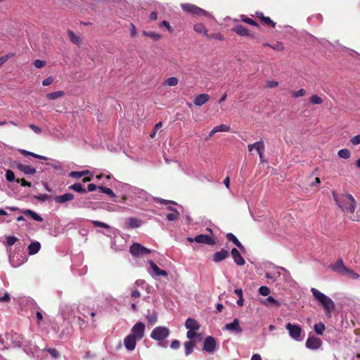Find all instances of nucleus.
<instances>
[{
    "label": "nucleus",
    "instance_id": "f257e3e1",
    "mask_svg": "<svg viewBox=\"0 0 360 360\" xmlns=\"http://www.w3.org/2000/svg\"><path fill=\"white\" fill-rule=\"evenodd\" d=\"M333 197L337 205L343 211L354 213L356 206V202L351 194H338L333 191Z\"/></svg>",
    "mask_w": 360,
    "mask_h": 360
},
{
    "label": "nucleus",
    "instance_id": "f03ea898",
    "mask_svg": "<svg viewBox=\"0 0 360 360\" xmlns=\"http://www.w3.org/2000/svg\"><path fill=\"white\" fill-rule=\"evenodd\" d=\"M311 292L314 298L323 307L326 314L330 316L331 311L335 309L334 302L329 297L314 288H311Z\"/></svg>",
    "mask_w": 360,
    "mask_h": 360
},
{
    "label": "nucleus",
    "instance_id": "7ed1b4c3",
    "mask_svg": "<svg viewBox=\"0 0 360 360\" xmlns=\"http://www.w3.org/2000/svg\"><path fill=\"white\" fill-rule=\"evenodd\" d=\"M285 329L292 339L298 342L302 340V329L300 325L289 322L285 325Z\"/></svg>",
    "mask_w": 360,
    "mask_h": 360
},
{
    "label": "nucleus",
    "instance_id": "20e7f679",
    "mask_svg": "<svg viewBox=\"0 0 360 360\" xmlns=\"http://www.w3.org/2000/svg\"><path fill=\"white\" fill-rule=\"evenodd\" d=\"M169 329L165 326L155 327L150 333V338L155 340L161 341L169 336Z\"/></svg>",
    "mask_w": 360,
    "mask_h": 360
},
{
    "label": "nucleus",
    "instance_id": "39448f33",
    "mask_svg": "<svg viewBox=\"0 0 360 360\" xmlns=\"http://www.w3.org/2000/svg\"><path fill=\"white\" fill-rule=\"evenodd\" d=\"M129 252L134 257L150 253V250L139 243H134L129 248Z\"/></svg>",
    "mask_w": 360,
    "mask_h": 360
},
{
    "label": "nucleus",
    "instance_id": "423d86ee",
    "mask_svg": "<svg viewBox=\"0 0 360 360\" xmlns=\"http://www.w3.org/2000/svg\"><path fill=\"white\" fill-rule=\"evenodd\" d=\"M145 324L141 321L137 322L131 328V333L138 340H141L144 336L145 333Z\"/></svg>",
    "mask_w": 360,
    "mask_h": 360
},
{
    "label": "nucleus",
    "instance_id": "0eeeda50",
    "mask_svg": "<svg viewBox=\"0 0 360 360\" xmlns=\"http://www.w3.org/2000/svg\"><path fill=\"white\" fill-rule=\"evenodd\" d=\"M330 269L334 272L344 276L347 267L344 264L342 259L339 258L335 263L330 264Z\"/></svg>",
    "mask_w": 360,
    "mask_h": 360
},
{
    "label": "nucleus",
    "instance_id": "6e6552de",
    "mask_svg": "<svg viewBox=\"0 0 360 360\" xmlns=\"http://www.w3.org/2000/svg\"><path fill=\"white\" fill-rule=\"evenodd\" d=\"M230 255V252L228 250L224 248L219 251L214 252L212 257V259L214 263H219L224 259H227Z\"/></svg>",
    "mask_w": 360,
    "mask_h": 360
},
{
    "label": "nucleus",
    "instance_id": "1a4fd4ad",
    "mask_svg": "<svg viewBox=\"0 0 360 360\" xmlns=\"http://www.w3.org/2000/svg\"><path fill=\"white\" fill-rule=\"evenodd\" d=\"M223 330H226L231 332L236 333L237 334L241 333L243 332V329L240 326L239 320L238 319H234L233 322L230 323H226Z\"/></svg>",
    "mask_w": 360,
    "mask_h": 360
},
{
    "label": "nucleus",
    "instance_id": "9d476101",
    "mask_svg": "<svg viewBox=\"0 0 360 360\" xmlns=\"http://www.w3.org/2000/svg\"><path fill=\"white\" fill-rule=\"evenodd\" d=\"M194 240L198 243L207 244L210 245H214L216 244V241L214 238L205 234H199L196 236L194 238Z\"/></svg>",
    "mask_w": 360,
    "mask_h": 360
},
{
    "label": "nucleus",
    "instance_id": "9b49d317",
    "mask_svg": "<svg viewBox=\"0 0 360 360\" xmlns=\"http://www.w3.org/2000/svg\"><path fill=\"white\" fill-rule=\"evenodd\" d=\"M216 340L212 336H208L205 339L203 349L209 353L213 352L216 349Z\"/></svg>",
    "mask_w": 360,
    "mask_h": 360
},
{
    "label": "nucleus",
    "instance_id": "f8f14e48",
    "mask_svg": "<svg viewBox=\"0 0 360 360\" xmlns=\"http://www.w3.org/2000/svg\"><path fill=\"white\" fill-rule=\"evenodd\" d=\"M138 338H135L134 335H128L124 340V345L126 349L129 351H132L135 349L136 341Z\"/></svg>",
    "mask_w": 360,
    "mask_h": 360
},
{
    "label": "nucleus",
    "instance_id": "ddd939ff",
    "mask_svg": "<svg viewBox=\"0 0 360 360\" xmlns=\"http://www.w3.org/2000/svg\"><path fill=\"white\" fill-rule=\"evenodd\" d=\"M321 345V340L315 337H309L306 341V347L311 349H317Z\"/></svg>",
    "mask_w": 360,
    "mask_h": 360
},
{
    "label": "nucleus",
    "instance_id": "4468645a",
    "mask_svg": "<svg viewBox=\"0 0 360 360\" xmlns=\"http://www.w3.org/2000/svg\"><path fill=\"white\" fill-rule=\"evenodd\" d=\"M231 256L234 262L239 266H243L245 264L244 258L241 256L240 252L236 248H233L231 251Z\"/></svg>",
    "mask_w": 360,
    "mask_h": 360
},
{
    "label": "nucleus",
    "instance_id": "2eb2a0df",
    "mask_svg": "<svg viewBox=\"0 0 360 360\" xmlns=\"http://www.w3.org/2000/svg\"><path fill=\"white\" fill-rule=\"evenodd\" d=\"M232 30L234 32H236L237 34H239L240 36L250 37H252V38L255 37V36L253 34H251L250 33L249 30L245 27H244L242 25H237L236 26H235L233 28Z\"/></svg>",
    "mask_w": 360,
    "mask_h": 360
},
{
    "label": "nucleus",
    "instance_id": "dca6fc26",
    "mask_svg": "<svg viewBox=\"0 0 360 360\" xmlns=\"http://www.w3.org/2000/svg\"><path fill=\"white\" fill-rule=\"evenodd\" d=\"M74 199V195L71 193H66L61 195H58L54 198L56 203L63 204L65 202L70 201Z\"/></svg>",
    "mask_w": 360,
    "mask_h": 360
},
{
    "label": "nucleus",
    "instance_id": "f3484780",
    "mask_svg": "<svg viewBox=\"0 0 360 360\" xmlns=\"http://www.w3.org/2000/svg\"><path fill=\"white\" fill-rule=\"evenodd\" d=\"M210 99V96L207 94H201L196 96L193 100V103L197 106H201Z\"/></svg>",
    "mask_w": 360,
    "mask_h": 360
},
{
    "label": "nucleus",
    "instance_id": "a211bd4d",
    "mask_svg": "<svg viewBox=\"0 0 360 360\" xmlns=\"http://www.w3.org/2000/svg\"><path fill=\"white\" fill-rule=\"evenodd\" d=\"M185 326L188 330H198L200 329L199 323L194 319L188 318L185 322Z\"/></svg>",
    "mask_w": 360,
    "mask_h": 360
},
{
    "label": "nucleus",
    "instance_id": "6ab92c4d",
    "mask_svg": "<svg viewBox=\"0 0 360 360\" xmlns=\"http://www.w3.org/2000/svg\"><path fill=\"white\" fill-rule=\"evenodd\" d=\"M148 263L150 264V266L153 269L155 276H167V272L165 270L160 269L154 262H153L152 260H150L148 262Z\"/></svg>",
    "mask_w": 360,
    "mask_h": 360
},
{
    "label": "nucleus",
    "instance_id": "aec40b11",
    "mask_svg": "<svg viewBox=\"0 0 360 360\" xmlns=\"http://www.w3.org/2000/svg\"><path fill=\"white\" fill-rule=\"evenodd\" d=\"M17 168L25 174H34L37 172L35 168L22 164H18Z\"/></svg>",
    "mask_w": 360,
    "mask_h": 360
},
{
    "label": "nucleus",
    "instance_id": "412c9836",
    "mask_svg": "<svg viewBox=\"0 0 360 360\" xmlns=\"http://www.w3.org/2000/svg\"><path fill=\"white\" fill-rule=\"evenodd\" d=\"M226 238L228 240L233 242L240 250L243 251L245 250L244 246L241 244V243L238 240V238L233 234L232 233H229L226 234Z\"/></svg>",
    "mask_w": 360,
    "mask_h": 360
},
{
    "label": "nucleus",
    "instance_id": "4be33fe9",
    "mask_svg": "<svg viewBox=\"0 0 360 360\" xmlns=\"http://www.w3.org/2000/svg\"><path fill=\"white\" fill-rule=\"evenodd\" d=\"M195 340H189L184 343L185 354L186 356L190 355L193 352V348L195 347Z\"/></svg>",
    "mask_w": 360,
    "mask_h": 360
},
{
    "label": "nucleus",
    "instance_id": "5701e85b",
    "mask_svg": "<svg viewBox=\"0 0 360 360\" xmlns=\"http://www.w3.org/2000/svg\"><path fill=\"white\" fill-rule=\"evenodd\" d=\"M41 248V244L39 242H32L28 246V252L30 255L37 253Z\"/></svg>",
    "mask_w": 360,
    "mask_h": 360
},
{
    "label": "nucleus",
    "instance_id": "b1692460",
    "mask_svg": "<svg viewBox=\"0 0 360 360\" xmlns=\"http://www.w3.org/2000/svg\"><path fill=\"white\" fill-rule=\"evenodd\" d=\"M127 227L132 229V228H138L141 226V220L134 218V217H130L127 221Z\"/></svg>",
    "mask_w": 360,
    "mask_h": 360
},
{
    "label": "nucleus",
    "instance_id": "393cba45",
    "mask_svg": "<svg viewBox=\"0 0 360 360\" xmlns=\"http://www.w3.org/2000/svg\"><path fill=\"white\" fill-rule=\"evenodd\" d=\"M19 152L22 155H23L24 156H32L33 158H37V159H39V160H48V158L46 157H45V156L37 155L36 153L27 151V150H24V149L19 150Z\"/></svg>",
    "mask_w": 360,
    "mask_h": 360
},
{
    "label": "nucleus",
    "instance_id": "a878e982",
    "mask_svg": "<svg viewBox=\"0 0 360 360\" xmlns=\"http://www.w3.org/2000/svg\"><path fill=\"white\" fill-rule=\"evenodd\" d=\"M22 213L26 216L31 217L34 220L37 221H42L43 219L39 214H37L35 212L31 210H26L22 211Z\"/></svg>",
    "mask_w": 360,
    "mask_h": 360
},
{
    "label": "nucleus",
    "instance_id": "bb28decb",
    "mask_svg": "<svg viewBox=\"0 0 360 360\" xmlns=\"http://www.w3.org/2000/svg\"><path fill=\"white\" fill-rule=\"evenodd\" d=\"M181 8L184 11L189 13L192 15H194L198 6L191 4H184L181 5Z\"/></svg>",
    "mask_w": 360,
    "mask_h": 360
},
{
    "label": "nucleus",
    "instance_id": "cd10ccee",
    "mask_svg": "<svg viewBox=\"0 0 360 360\" xmlns=\"http://www.w3.org/2000/svg\"><path fill=\"white\" fill-rule=\"evenodd\" d=\"M193 29L196 32L202 34L205 37L207 35V30L202 23L195 24Z\"/></svg>",
    "mask_w": 360,
    "mask_h": 360
},
{
    "label": "nucleus",
    "instance_id": "c85d7f7f",
    "mask_svg": "<svg viewBox=\"0 0 360 360\" xmlns=\"http://www.w3.org/2000/svg\"><path fill=\"white\" fill-rule=\"evenodd\" d=\"M178 83L179 79L176 77H171L164 82L163 85L165 86H176Z\"/></svg>",
    "mask_w": 360,
    "mask_h": 360
},
{
    "label": "nucleus",
    "instance_id": "c756f323",
    "mask_svg": "<svg viewBox=\"0 0 360 360\" xmlns=\"http://www.w3.org/2000/svg\"><path fill=\"white\" fill-rule=\"evenodd\" d=\"M91 174L89 170H84L82 172H71L69 176L72 178L79 179L82 176Z\"/></svg>",
    "mask_w": 360,
    "mask_h": 360
},
{
    "label": "nucleus",
    "instance_id": "7c9ffc66",
    "mask_svg": "<svg viewBox=\"0 0 360 360\" xmlns=\"http://www.w3.org/2000/svg\"><path fill=\"white\" fill-rule=\"evenodd\" d=\"M146 319L149 323H155L158 321V314L155 311H153L146 316Z\"/></svg>",
    "mask_w": 360,
    "mask_h": 360
},
{
    "label": "nucleus",
    "instance_id": "2f4dec72",
    "mask_svg": "<svg viewBox=\"0 0 360 360\" xmlns=\"http://www.w3.org/2000/svg\"><path fill=\"white\" fill-rule=\"evenodd\" d=\"M65 93L63 91H58L55 92H51L50 94H48L46 95V98L49 100H55L60 97H62L64 96Z\"/></svg>",
    "mask_w": 360,
    "mask_h": 360
},
{
    "label": "nucleus",
    "instance_id": "473e14b6",
    "mask_svg": "<svg viewBox=\"0 0 360 360\" xmlns=\"http://www.w3.org/2000/svg\"><path fill=\"white\" fill-rule=\"evenodd\" d=\"M172 212L167 214V219L169 221H174L176 220L179 217V212L174 208H169Z\"/></svg>",
    "mask_w": 360,
    "mask_h": 360
},
{
    "label": "nucleus",
    "instance_id": "72a5a7b5",
    "mask_svg": "<svg viewBox=\"0 0 360 360\" xmlns=\"http://www.w3.org/2000/svg\"><path fill=\"white\" fill-rule=\"evenodd\" d=\"M69 189L75 191L80 193H86V191L83 188V186L80 183H76L69 186Z\"/></svg>",
    "mask_w": 360,
    "mask_h": 360
},
{
    "label": "nucleus",
    "instance_id": "f704fd0d",
    "mask_svg": "<svg viewBox=\"0 0 360 360\" xmlns=\"http://www.w3.org/2000/svg\"><path fill=\"white\" fill-rule=\"evenodd\" d=\"M205 37L210 39H215V40H218V41H224V36L219 32L212 33V34H208V32H207V35Z\"/></svg>",
    "mask_w": 360,
    "mask_h": 360
},
{
    "label": "nucleus",
    "instance_id": "c9c22d12",
    "mask_svg": "<svg viewBox=\"0 0 360 360\" xmlns=\"http://www.w3.org/2000/svg\"><path fill=\"white\" fill-rule=\"evenodd\" d=\"M344 276H347L348 278L352 280H356L360 277L359 274L356 273L352 269H350L349 268L347 269Z\"/></svg>",
    "mask_w": 360,
    "mask_h": 360
},
{
    "label": "nucleus",
    "instance_id": "e433bc0d",
    "mask_svg": "<svg viewBox=\"0 0 360 360\" xmlns=\"http://www.w3.org/2000/svg\"><path fill=\"white\" fill-rule=\"evenodd\" d=\"M231 129L230 127L226 124H220L213 128L212 132L217 133L221 131H229Z\"/></svg>",
    "mask_w": 360,
    "mask_h": 360
},
{
    "label": "nucleus",
    "instance_id": "4c0bfd02",
    "mask_svg": "<svg viewBox=\"0 0 360 360\" xmlns=\"http://www.w3.org/2000/svg\"><path fill=\"white\" fill-rule=\"evenodd\" d=\"M142 33L143 35L152 38L154 41H158L161 39V35L155 32L143 31Z\"/></svg>",
    "mask_w": 360,
    "mask_h": 360
},
{
    "label": "nucleus",
    "instance_id": "58836bf2",
    "mask_svg": "<svg viewBox=\"0 0 360 360\" xmlns=\"http://www.w3.org/2000/svg\"><path fill=\"white\" fill-rule=\"evenodd\" d=\"M264 303L266 305H274L275 307H279L281 304V303L278 300H275L272 296H269Z\"/></svg>",
    "mask_w": 360,
    "mask_h": 360
},
{
    "label": "nucleus",
    "instance_id": "ea45409f",
    "mask_svg": "<svg viewBox=\"0 0 360 360\" xmlns=\"http://www.w3.org/2000/svg\"><path fill=\"white\" fill-rule=\"evenodd\" d=\"M338 155L341 158L348 159L351 156V153L348 149L343 148L338 151Z\"/></svg>",
    "mask_w": 360,
    "mask_h": 360
},
{
    "label": "nucleus",
    "instance_id": "a19ab883",
    "mask_svg": "<svg viewBox=\"0 0 360 360\" xmlns=\"http://www.w3.org/2000/svg\"><path fill=\"white\" fill-rule=\"evenodd\" d=\"M68 34L70 37V40L75 44H78L80 41L79 37L76 36L72 30L68 31Z\"/></svg>",
    "mask_w": 360,
    "mask_h": 360
},
{
    "label": "nucleus",
    "instance_id": "79ce46f5",
    "mask_svg": "<svg viewBox=\"0 0 360 360\" xmlns=\"http://www.w3.org/2000/svg\"><path fill=\"white\" fill-rule=\"evenodd\" d=\"M325 325L323 323H319L318 324H315L314 326V329L315 332L318 335H323V331L325 330Z\"/></svg>",
    "mask_w": 360,
    "mask_h": 360
},
{
    "label": "nucleus",
    "instance_id": "37998d69",
    "mask_svg": "<svg viewBox=\"0 0 360 360\" xmlns=\"http://www.w3.org/2000/svg\"><path fill=\"white\" fill-rule=\"evenodd\" d=\"M322 103L323 99L318 95H312L309 98V103L311 104H321Z\"/></svg>",
    "mask_w": 360,
    "mask_h": 360
},
{
    "label": "nucleus",
    "instance_id": "c03bdc74",
    "mask_svg": "<svg viewBox=\"0 0 360 360\" xmlns=\"http://www.w3.org/2000/svg\"><path fill=\"white\" fill-rule=\"evenodd\" d=\"M241 20L247 24L259 27V24L256 21L253 20L252 19H251L248 17L243 15V16H241Z\"/></svg>",
    "mask_w": 360,
    "mask_h": 360
},
{
    "label": "nucleus",
    "instance_id": "a18cd8bd",
    "mask_svg": "<svg viewBox=\"0 0 360 360\" xmlns=\"http://www.w3.org/2000/svg\"><path fill=\"white\" fill-rule=\"evenodd\" d=\"M98 188L100 190V191L101 193H104L110 195V197H115V195L114 192L112 191V190H111L109 188H106V187L101 186H98Z\"/></svg>",
    "mask_w": 360,
    "mask_h": 360
},
{
    "label": "nucleus",
    "instance_id": "49530a36",
    "mask_svg": "<svg viewBox=\"0 0 360 360\" xmlns=\"http://www.w3.org/2000/svg\"><path fill=\"white\" fill-rule=\"evenodd\" d=\"M261 146L262 148H260V149H264L265 148V146H264V141H257L252 144H249L248 146V150L250 152H251L253 149H254V147L255 146Z\"/></svg>",
    "mask_w": 360,
    "mask_h": 360
},
{
    "label": "nucleus",
    "instance_id": "de8ad7c7",
    "mask_svg": "<svg viewBox=\"0 0 360 360\" xmlns=\"http://www.w3.org/2000/svg\"><path fill=\"white\" fill-rule=\"evenodd\" d=\"M193 15L209 17L210 15L207 11L198 7L197 10Z\"/></svg>",
    "mask_w": 360,
    "mask_h": 360
},
{
    "label": "nucleus",
    "instance_id": "09e8293b",
    "mask_svg": "<svg viewBox=\"0 0 360 360\" xmlns=\"http://www.w3.org/2000/svg\"><path fill=\"white\" fill-rule=\"evenodd\" d=\"M264 24L275 27L276 23L269 17H262L261 20Z\"/></svg>",
    "mask_w": 360,
    "mask_h": 360
},
{
    "label": "nucleus",
    "instance_id": "8fccbe9b",
    "mask_svg": "<svg viewBox=\"0 0 360 360\" xmlns=\"http://www.w3.org/2000/svg\"><path fill=\"white\" fill-rule=\"evenodd\" d=\"M291 94L294 98H298L304 96L306 94V91L304 89H300L298 91H292Z\"/></svg>",
    "mask_w": 360,
    "mask_h": 360
},
{
    "label": "nucleus",
    "instance_id": "3c124183",
    "mask_svg": "<svg viewBox=\"0 0 360 360\" xmlns=\"http://www.w3.org/2000/svg\"><path fill=\"white\" fill-rule=\"evenodd\" d=\"M6 179L8 181L12 182L15 180V174L12 170L8 169L6 172Z\"/></svg>",
    "mask_w": 360,
    "mask_h": 360
},
{
    "label": "nucleus",
    "instance_id": "603ef678",
    "mask_svg": "<svg viewBox=\"0 0 360 360\" xmlns=\"http://www.w3.org/2000/svg\"><path fill=\"white\" fill-rule=\"evenodd\" d=\"M271 48L277 51H282L284 50V46L282 42L277 41L276 44L271 46Z\"/></svg>",
    "mask_w": 360,
    "mask_h": 360
},
{
    "label": "nucleus",
    "instance_id": "864d4df0",
    "mask_svg": "<svg viewBox=\"0 0 360 360\" xmlns=\"http://www.w3.org/2000/svg\"><path fill=\"white\" fill-rule=\"evenodd\" d=\"M281 275L280 272H276V274H271L269 272L266 273L265 277L268 279L271 280L272 281H275L278 277Z\"/></svg>",
    "mask_w": 360,
    "mask_h": 360
},
{
    "label": "nucleus",
    "instance_id": "5fc2aeb1",
    "mask_svg": "<svg viewBox=\"0 0 360 360\" xmlns=\"http://www.w3.org/2000/svg\"><path fill=\"white\" fill-rule=\"evenodd\" d=\"M91 223L94 224L95 227H101L105 229L110 228V226L108 224L99 221H91Z\"/></svg>",
    "mask_w": 360,
    "mask_h": 360
},
{
    "label": "nucleus",
    "instance_id": "6e6d98bb",
    "mask_svg": "<svg viewBox=\"0 0 360 360\" xmlns=\"http://www.w3.org/2000/svg\"><path fill=\"white\" fill-rule=\"evenodd\" d=\"M14 56L13 53H8L2 57H0V66L3 65L6 61H8L11 57Z\"/></svg>",
    "mask_w": 360,
    "mask_h": 360
},
{
    "label": "nucleus",
    "instance_id": "4d7b16f0",
    "mask_svg": "<svg viewBox=\"0 0 360 360\" xmlns=\"http://www.w3.org/2000/svg\"><path fill=\"white\" fill-rule=\"evenodd\" d=\"M197 330H188L186 333V337L187 338H188L190 340H194L193 338L196 336H200V335L197 334L196 333Z\"/></svg>",
    "mask_w": 360,
    "mask_h": 360
},
{
    "label": "nucleus",
    "instance_id": "13d9d810",
    "mask_svg": "<svg viewBox=\"0 0 360 360\" xmlns=\"http://www.w3.org/2000/svg\"><path fill=\"white\" fill-rule=\"evenodd\" d=\"M259 292L263 296H267L270 293V290L266 286H262L259 288Z\"/></svg>",
    "mask_w": 360,
    "mask_h": 360
},
{
    "label": "nucleus",
    "instance_id": "bf43d9fd",
    "mask_svg": "<svg viewBox=\"0 0 360 360\" xmlns=\"http://www.w3.org/2000/svg\"><path fill=\"white\" fill-rule=\"evenodd\" d=\"M18 240V238L15 236H8L6 238V245H8V246H12L13 245H14L16 241Z\"/></svg>",
    "mask_w": 360,
    "mask_h": 360
},
{
    "label": "nucleus",
    "instance_id": "052dcab7",
    "mask_svg": "<svg viewBox=\"0 0 360 360\" xmlns=\"http://www.w3.org/2000/svg\"><path fill=\"white\" fill-rule=\"evenodd\" d=\"M16 182L20 184L22 186H27L31 187L32 184L30 182L27 181L25 179H17Z\"/></svg>",
    "mask_w": 360,
    "mask_h": 360
},
{
    "label": "nucleus",
    "instance_id": "680f3d73",
    "mask_svg": "<svg viewBox=\"0 0 360 360\" xmlns=\"http://www.w3.org/2000/svg\"><path fill=\"white\" fill-rule=\"evenodd\" d=\"M45 65H46V62L44 60L37 59V60H35L34 62V65L37 68H41L44 67Z\"/></svg>",
    "mask_w": 360,
    "mask_h": 360
},
{
    "label": "nucleus",
    "instance_id": "e2e57ef3",
    "mask_svg": "<svg viewBox=\"0 0 360 360\" xmlns=\"http://www.w3.org/2000/svg\"><path fill=\"white\" fill-rule=\"evenodd\" d=\"M29 127L36 134H39L41 133V129L38 126L31 124L29 125Z\"/></svg>",
    "mask_w": 360,
    "mask_h": 360
},
{
    "label": "nucleus",
    "instance_id": "0e129e2a",
    "mask_svg": "<svg viewBox=\"0 0 360 360\" xmlns=\"http://www.w3.org/2000/svg\"><path fill=\"white\" fill-rule=\"evenodd\" d=\"M350 142L353 145H359L360 144V134L354 136L350 139Z\"/></svg>",
    "mask_w": 360,
    "mask_h": 360
},
{
    "label": "nucleus",
    "instance_id": "69168bd1",
    "mask_svg": "<svg viewBox=\"0 0 360 360\" xmlns=\"http://www.w3.org/2000/svg\"><path fill=\"white\" fill-rule=\"evenodd\" d=\"M47 351L53 358L59 357V353L56 349L49 348Z\"/></svg>",
    "mask_w": 360,
    "mask_h": 360
},
{
    "label": "nucleus",
    "instance_id": "338daca9",
    "mask_svg": "<svg viewBox=\"0 0 360 360\" xmlns=\"http://www.w3.org/2000/svg\"><path fill=\"white\" fill-rule=\"evenodd\" d=\"M131 297L132 298H139L141 297V292L137 289L132 290L131 292Z\"/></svg>",
    "mask_w": 360,
    "mask_h": 360
},
{
    "label": "nucleus",
    "instance_id": "774afa93",
    "mask_svg": "<svg viewBox=\"0 0 360 360\" xmlns=\"http://www.w3.org/2000/svg\"><path fill=\"white\" fill-rule=\"evenodd\" d=\"M170 347L172 349H177L180 347V342L177 340H174L172 342Z\"/></svg>",
    "mask_w": 360,
    "mask_h": 360
}]
</instances>
